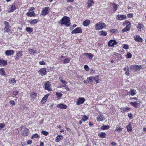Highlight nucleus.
I'll return each instance as SVG.
<instances>
[{
	"instance_id": "de8ad7c7",
	"label": "nucleus",
	"mask_w": 146,
	"mask_h": 146,
	"mask_svg": "<svg viewBox=\"0 0 146 146\" xmlns=\"http://www.w3.org/2000/svg\"><path fill=\"white\" fill-rule=\"evenodd\" d=\"M56 95L57 97L58 98V99L60 98L62 96V94L58 92H56Z\"/></svg>"
},
{
	"instance_id": "473e14b6",
	"label": "nucleus",
	"mask_w": 146,
	"mask_h": 146,
	"mask_svg": "<svg viewBox=\"0 0 146 146\" xmlns=\"http://www.w3.org/2000/svg\"><path fill=\"white\" fill-rule=\"evenodd\" d=\"M26 31L28 32L29 33H31L33 31V28L30 27H27L26 28Z\"/></svg>"
},
{
	"instance_id": "864d4df0",
	"label": "nucleus",
	"mask_w": 146,
	"mask_h": 146,
	"mask_svg": "<svg viewBox=\"0 0 146 146\" xmlns=\"http://www.w3.org/2000/svg\"><path fill=\"white\" fill-rule=\"evenodd\" d=\"M93 77H90L87 78V80L88 83L90 82H92V80Z\"/></svg>"
},
{
	"instance_id": "2f4dec72",
	"label": "nucleus",
	"mask_w": 146,
	"mask_h": 146,
	"mask_svg": "<svg viewBox=\"0 0 146 146\" xmlns=\"http://www.w3.org/2000/svg\"><path fill=\"white\" fill-rule=\"evenodd\" d=\"M127 131L130 132H131L132 131V128L131 127V123H129V125L127 126Z\"/></svg>"
},
{
	"instance_id": "4be33fe9",
	"label": "nucleus",
	"mask_w": 146,
	"mask_h": 146,
	"mask_svg": "<svg viewBox=\"0 0 146 146\" xmlns=\"http://www.w3.org/2000/svg\"><path fill=\"white\" fill-rule=\"evenodd\" d=\"M63 137L60 135H58L57 136L55 140L57 142H59L61 140H62Z\"/></svg>"
},
{
	"instance_id": "f704fd0d",
	"label": "nucleus",
	"mask_w": 146,
	"mask_h": 146,
	"mask_svg": "<svg viewBox=\"0 0 146 146\" xmlns=\"http://www.w3.org/2000/svg\"><path fill=\"white\" fill-rule=\"evenodd\" d=\"M100 33V35L102 36H105L107 35V33L106 32L103 31H101Z\"/></svg>"
},
{
	"instance_id": "ea45409f",
	"label": "nucleus",
	"mask_w": 146,
	"mask_h": 146,
	"mask_svg": "<svg viewBox=\"0 0 146 146\" xmlns=\"http://www.w3.org/2000/svg\"><path fill=\"white\" fill-rule=\"evenodd\" d=\"M39 137V135L37 133H36L32 135L31 138L33 139L34 138H38Z\"/></svg>"
},
{
	"instance_id": "e2e57ef3",
	"label": "nucleus",
	"mask_w": 146,
	"mask_h": 146,
	"mask_svg": "<svg viewBox=\"0 0 146 146\" xmlns=\"http://www.w3.org/2000/svg\"><path fill=\"white\" fill-rule=\"evenodd\" d=\"M45 62L43 61H41L39 62V64L42 65H44L45 64Z\"/></svg>"
},
{
	"instance_id": "f257e3e1",
	"label": "nucleus",
	"mask_w": 146,
	"mask_h": 146,
	"mask_svg": "<svg viewBox=\"0 0 146 146\" xmlns=\"http://www.w3.org/2000/svg\"><path fill=\"white\" fill-rule=\"evenodd\" d=\"M60 22L62 25H65L67 27L70 26L69 24L70 23V19L68 17L64 16L60 21Z\"/></svg>"
},
{
	"instance_id": "a18cd8bd",
	"label": "nucleus",
	"mask_w": 146,
	"mask_h": 146,
	"mask_svg": "<svg viewBox=\"0 0 146 146\" xmlns=\"http://www.w3.org/2000/svg\"><path fill=\"white\" fill-rule=\"evenodd\" d=\"M99 76H96L94 78V81L95 82H96L97 83L98 82V80H99Z\"/></svg>"
},
{
	"instance_id": "c9c22d12",
	"label": "nucleus",
	"mask_w": 146,
	"mask_h": 146,
	"mask_svg": "<svg viewBox=\"0 0 146 146\" xmlns=\"http://www.w3.org/2000/svg\"><path fill=\"white\" fill-rule=\"evenodd\" d=\"M109 128V127L108 125H104L102 127L101 129L103 130L107 129Z\"/></svg>"
},
{
	"instance_id": "052dcab7",
	"label": "nucleus",
	"mask_w": 146,
	"mask_h": 146,
	"mask_svg": "<svg viewBox=\"0 0 146 146\" xmlns=\"http://www.w3.org/2000/svg\"><path fill=\"white\" fill-rule=\"evenodd\" d=\"M128 116L129 118H132L133 117L132 114L131 113H129Z\"/></svg>"
},
{
	"instance_id": "423d86ee",
	"label": "nucleus",
	"mask_w": 146,
	"mask_h": 146,
	"mask_svg": "<svg viewBox=\"0 0 146 146\" xmlns=\"http://www.w3.org/2000/svg\"><path fill=\"white\" fill-rule=\"evenodd\" d=\"M50 8L49 7H46L43 9L42 10V15L44 16L48 14L49 12Z\"/></svg>"
},
{
	"instance_id": "a878e982",
	"label": "nucleus",
	"mask_w": 146,
	"mask_h": 146,
	"mask_svg": "<svg viewBox=\"0 0 146 146\" xmlns=\"http://www.w3.org/2000/svg\"><path fill=\"white\" fill-rule=\"evenodd\" d=\"M84 55H86L88 56L89 58V59L90 60H91L93 56V55L90 53H84L83 54Z\"/></svg>"
},
{
	"instance_id": "58836bf2",
	"label": "nucleus",
	"mask_w": 146,
	"mask_h": 146,
	"mask_svg": "<svg viewBox=\"0 0 146 146\" xmlns=\"http://www.w3.org/2000/svg\"><path fill=\"white\" fill-rule=\"evenodd\" d=\"M130 30V27H126L123 29L122 31L123 33L127 31Z\"/></svg>"
},
{
	"instance_id": "39448f33",
	"label": "nucleus",
	"mask_w": 146,
	"mask_h": 146,
	"mask_svg": "<svg viewBox=\"0 0 146 146\" xmlns=\"http://www.w3.org/2000/svg\"><path fill=\"white\" fill-rule=\"evenodd\" d=\"M4 24L5 25V28L4 30L5 32H9L10 31L11 26L9 23L6 21H4Z\"/></svg>"
},
{
	"instance_id": "e433bc0d",
	"label": "nucleus",
	"mask_w": 146,
	"mask_h": 146,
	"mask_svg": "<svg viewBox=\"0 0 146 146\" xmlns=\"http://www.w3.org/2000/svg\"><path fill=\"white\" fill-rule=\"evenodd\" d=\"M125 22L126 25V27L130 28L131 24L129 21H128L126 20Z\"/></svg>"
},
{
	"instance_id": "ddd939ff",
	"label": "nucleus",
	"mask_w": 146,
	"mask_h": 146,
	"mask_svg": "<svg viewBox=\"0 0 146 146\" xmlns=\"http://www.w3.org/2000/svg\"><path fill=\"white\" fill-rule=\"evenodd\" d=\"M16 6L14 4H13L11 6L10 10H8V12H13L16 9Z\"/></svg>"
},
{
	"instance_id": "69168bd1",
	"label": "nucleus",
	"mask_w": 146,
	"mask_h": 146,
	"mask_svg": "<svg viewBox=\"0 0 146 146\" xmlns=\"http://www.w3.org/2000/svg\"><path fill=\"white\" fill-rule=\"evenodd\" d=\"M88 3H90L91 4H93L94 2L93 0H89Z\"/></svg>"
},
{
	"instance_id": "20e7f679",
	"label": "nucleus",
	"mask_w": 146,
	"mask_h": 146,
	"mask_svg": "<svg viewBox=\"0 0 146 146\" xmlns=\"http://www.w3.org/2000/svg\"><path fill=\"white\" fill-rule=\"evenodd\" d=\"M142 66L140 65L139 66L137 65H133L130 66V68L134 72H135L141 69H143Z\"/></svg>"
},
{
	"instance_id": "f03ea898",
	"label": "nucleus",
	"mask_w": 146,
	"mask_h": 146,
	"mask_svg": "<svg viewBox=\"0 0 146 146\" xmlns=\"http://www.w3.org/2000/svg\"><path fill=\"white\" fill-rule=\"evenodd\" d=\"M20 131L21 134L23 136H26L28 134L29 129L25 126H22L21 127Z\"/></svg>"
},
{
	"instance_id": "6ab92c4d",
	"label": "nucleus",
	"mask_w": 146,
	"mask_h": 146,
	"mask_svg": "<svg viewBox=\"0 0 146 146\" xmlns=\"http://www.w3.org/2000/svg\"><path fill=\"white\" fill-rule=\"evenodd\" d=\"M98 136L102 138H105L106 137V135L104 132H101L98 134Z\"/></svg>"
},
{
	"instance_id": "f8f14e48",
	"label": "nucleus",
	"mask_w": 146,
	"mask_h": 146,
	"mask_svg": "<svg viewBox=\"0 0 146 146\" xmlns=\"http://www.w3.org/2000/svg\"><path fill=\"white\" fill-rule=\"evenodd\" d=\"M117 19L119 20H122L125 19L126 17V15H118L117 16Z\"/></svg>"
},
{
	"instance_id": "2eb2a0df",
	"label": "nucleus",
	"mask_w": 146,
	"mask_h": 146,
	"mask_svg": "<svg viewBox=\"0 0 146 146\" xmlns=\"http://www.w3.org/2000/svg\"><path fill=\"white\" fill-rule=\"evenodd\" d=\"M7 64V61L0 59V66H3Z\"/></svg>"
},
{
	"instance_id": "393cba45",
	"label": "nucleus",
	"mask_w": 146,
	"mask_h": 146,
	"mask_svg": "<svg viewBox=\"0 0 146 146\" xmlns=\"http://www.w3.org/2000/svg\"><path fill=\"white\" fill-rule=\"evenodd\" d=\"M90 23V21L89 20H87L84 21L83 25L85 26H88Z\"/></svg>"
},
{
	"instance_id": "b1692460",
	"label": "nucleus",
	"mask_w": 146,
	"mask_h": 146,
	"mask_svg": "<svg viewBox=\"0 0 146 146\" xmlns=\"http://www.w3.org/2000/svg\"><path fill=\"white\" fill-rule=\"evenodd\" d=\"M35 14L34 11H32L31 12H29L26 14L27 16L30 17L34 16L35 15Z\"/></svg>"
},
{
	"instance_id": "412c9836",
	"label": "nucleus",
	"mask_w": 146,
	"mask_h": 146,
	"mask_svg": "<svg viewBox=\"0 0 146 146\" xmlns=\"http://www.w3.org/2000/svg\"><path fill=\"white\" fill-rule=\"evenodd\" d=\"M137 27L138 30L139 31H141V29L143 28L144 25L143 24L139 23Z\"/></svg>"
},
{
	"instance_id": "774afa93",
	"label": "nucleus",
	"mask_w": 146,
	"mask_h": 146,
	"mask_svg": "<svg viewBox=\"0 0 146 146\" xmlns=\"http://www.w3.org/2000/svg\"><path fill=\"white\" fill-rule=\"evenodd\" d=\"M92 5V4L88 3L87 4V6L89 8Z\"/></svg>"
},
{
	"instance_id": "9d476101",
	"label": "nucleus",
	"mask_w": 146,
	"mask_h": 146,
	"mask_svg": "<svg viewBox=\"0 0 146 146\" xmlns=\"http://www.w3.org/2000/svg\"><path fill=\"white\" fill-rule=\"evenodd\" d=\"M105 119V117L102 115L100 114L97 117V120L98 121H104Z\"/></svg>"
},
{
	"instance_id": "09e8293b",
	"label": "nucleus",
	"mask_w": 146,
	"mask_h": 146,
	"mask_svg": "<svg viewBox=\"0 0 146 146\" xmlns=\"http://www.w3.org/2000/svg\"><path fill=\"white\" fill-rule=\"evenodd\" d=\"M132 56V54L130 52L127 53L126 55V57L127 58H130Z\"/></svg>"
},
{
	"instance_id": "4468645a",
	"label": "nucleus",
	"mask_w": 146,
	"mask_h": 146,
	"mask_svg": "<svg viewBox=\"0 0 146 146\" xmlns=\"http://www.w3.org/2000/svg\"><path fill=\"white\" fill-rule=\"evenodd\" d=\"M57 107L60 109H65L67 108V106L64 104H59L57 105Z\"/></svg>"
},
{
	"instance_id": "a211bd4d",
	"label": "nucleus",
	"mask_w": 146,
	"mask_h": 146,
	"mask_svg": "<svg viewBox=\"0 0 146 146\" xmlns=\"http://www.w3.org/2000/svg\"><path fill=\"white\" fill-rule=\"evenodd\" d=\"M127 68L126 67L124 68L123 69L125 71V74L127 76H129L130 74L129 68L127 66Z\"/></svg>"
},
{
	"instance_id": "4d7b16f0",
	"label": "nucleus",
	"mask_w": 146,
	"mask_h": 146,
	"mask_svg": "<svg viewBox=\"0 0 146 146\" xmlns=\"http://www.w3.org/2000/svg\"><path fill=\"white\" fill-rule=\"evenodd\" d=\"M117 30L115 29H111L110 30V32L111 33H115L116 31Z\"/></svg>"
},
{
	"instance_id": "79ce46f5",
	"label": "nucleus",
	"mask_w": 146,
	"mask_h": 146,
	"mask_svg": "<svg viewBox=\"0 0 146 146\" xmlns=\"http://www.w3.org/2000/svg\"><path fill=\"white\" fill-rule=\"evenodd\" d=\"M115 130L118 132H121L122 131V129L120 127H118L116 128Z\"/></svg>"
},
{
	"instance_id": "7ed1b4c3",
	"label": "nucleus",
	"mask_w": 146,
	"mask_h": 146,
	"mask_svg": "<svg viewBox=\"0 0 146 146\" xmlns=\"http://www.w3.org/2000/svg\"><path fill=\"white\" fill-rule=\"evenodd\" d=\"M106 27V24L101 22H99L95 25V28L96 30H100Z\"/></svg>"
},
{
	"instance_id": "5fc2aeb1",
	"label": "nucleus",
	"mask_w": 146,
	"mask_h": 146,
	"mask_svg": "<svg viewBox=\"0 0 146 146\" xmlns=\"http://www.w3.org/2000/svg\"><path fill=\"white\" fill-rule=\"evenodd\" d=\"M84 67L85 70H86V71H88L89 70V69L88 65H85Z\"/></svg>"
},
{
	"instance_id": "c85d7f7f",
	"label": "nucleus",
	"mask_w": 146,
	"mask_h": 146,
	"mask_svg": "<svg viewBox=\"0 0 146 146\" xmlns=\"http://www.w3.org/2000/svg\"><path fill=\"white\" fill-rule=\"evenodd\" d=\"M130 104L133 105L135 108L137 107L139 105V104L137 102H130Z\"/></svg>"
},
{
	"instance_id": "7c9ffc66",
	"label": "nucleus",
	"mask_w": 146,
	"mask_h": 146,
	"mask_svg": "<svg viewBox=\"0 0 146 146\" xmlns=\"http://www.w3.org/2000/svg\"><path fill=\"white\" fill-rule=\"evenodd\" d=\"M38 21V19H34L31 21L30 23L31 24L35 25L37 23Z\"/></svg>"
},
{
	"instance_id": "dca6fc26",
	"label": "nucleus",
	"mask_w": 146,
	"mask_h": 146,
	"mask_svg": "<svg viewBox=\"0 0 146 146\" xmlns=\"http://www.w3.org/2000/svg\"><path fill=\"white\" fill-rule=\"evenodd\" d=\"M135 40L138 42H141L142 41V39L139 36L136 35L134 37Z\"/></svg>"
},
{
	"instance_id": "8fccbe9b",
	"label": "nucleus",
	"mask_w": 146,
	"mask_h": 146,
	"mask_svg": "<svg viewBox=\"0 0 146 146\" xmlns=\"http://www.w3.org/2000/svg\"><path fill=\"white\" fill-rule=\"evenodd\" d=\"M113 8L116 11L117 9V5L115 3H113L112 4Z\"/></svg>"
},
{
	"instance_id": "72a5a7b5",
	"label": "nucleus",
	"mask_w": 146,
	"mask_h": 146,
	"mask_svg": "<svg viewBox=\"0 0 146 146\" xmlns=\"http://www.w3.org/2000/svg\"><path fill=\"white\" fill-rule=\"evenodd\" d=\"M0 74L2 76H5V72L3 70V68L0 69Z\"/></svg>"
},
{
	"instance_id": "c03bdc74",
	"label": "nucleus",
	"mask_w": 146,
	"mask_h": 146,
	"mask_svg": "<svg viewBox=\"0 0 146 146\" xmlns=\"http://www.w3.org/2000/svg\"><path fill=\"white\" fill-rule=\"evenodd\" d=\"M59 80L60 81L62 82L63 84H67V82H66L64 80L62 79V77H60L59 78Z\"/></svg>"
},
{
	"instance_id": "3c124183",
	"label": "nucleus",
	"mask_w": 146,
	"mask_h": 146,
	"mask_svg": "<svg viewBox=\"0 0 146 146\" xmlns=\"http://www.w3.org/2000/svg\"><path fill=\"white\" fill-rule=\"evenodd\" d=\"M70 61V59L68 58H66L64 60L63 63H68Z\"/></svg>"
},
{
	"instance_id": "4c0bfd02",
	"label": "nucleus",
	"mask_w": 146,
	"mask_h": 146,
	"mask_svg": "<svg viewBox=\"0 0 146 146\" xmlns=\"http://www.w3.org/2000/svg\"><path fill=\"white\" fill-rule=\"evenodd\" d=\"M122 110H123L124 111L126 112H127L128 111H129L130 110V108L129 107H127L125 108H122Z\"/></svg>"
},
{
	"instance_id": "680f3d73",
	"label": "nucleus",
	"mask_w": 146,
	"mask_h": 146,
	"mask_svg": "<svg viewBox=\"0 0 146 146\" xmlns=\"http://www.w3.org/2000/svg\"><path fill=\"white\" fill-rule=\"evenodd\" d=\"M9 103L12 105H13L15 104L14 101H10Z\"/></svg>"
},
{
	"instance_id": "0eeeda50",
	"label": "nucleus",
	"mask_w": 146,
	"mask_h": 146,
	"mask_svg": "<svg viewBox=\"0 0 146 146\" xmlns=\"http://www.w3.org/2000/svg\"><path fill=\"white\" fill-rule=\"evenodd\" d=\"M82 32V30L80 27H77L74 30L72 31L71 32L72 34H76L81 33Z\"/></svg>"
},
{
	"instance_id": "bb28decb",
	"label": "nucleus",
	"mask_w": 146,
	"mask_h": 146,
	"mask_svg": "<svg viewBox=\"0 0 146 146\" xmlns=\"http://www.w3.org/2000/svg\"><path fill=\"white\" fill-rule=\"evenodd\" d=\"M129 93L130 95H131L132 96H134L136 94V92L135 90L132 89L129 92Z\"/></svg>"
},
{
	"instance_id": "6e6552de",
	"label": "nucleus",
	"mask_w": 146,
	"mask_h": 146,
	"mask_svg": "<svg viewBox=\"0 0 146 146\" xmlns=\"http://www.w3.org/2000/svg\"><path fill=\"white\" fill-rule=\"evenodd\" d=\"M23 51H18L16 52V54L14 56L15 58V60H17L20 57L22 56V53Z\"/></svg>"
},
{
	"instance_id": "49530a36",
	"label": "nucleus",
	"mask_w": 146,
	"mask_h": 146,
	"mask_svg": "<svg viewBox=\"0 0 146 146\" xmlns=\"http://www.w3.org/2000/svg\"><path fill=\"white\" fill-rule=\"evenodd\" d=\"M41 133L45 136L48 135V132L43 130L42 131Z\"/></svg>"
},
{
	"instance_id": "f3484780",
	"label": "nucleus",
	"mask_w": 146,
	"mask_h": 146,
	"mask_svg": "<svg viewBox=\"0 0 146 146\" xmlns=\"http://www.w3.org/2000/svg\"><path fill=\"white\" fill-rule=\"evenodd\" d=\"M45 88L48 90H50L51 89L50 88V84L49 82H46L44 84Z\"/></svg>"
},
{
	"instance_id": "13d9d810",
	"label": "nucleus",
	"mask_w": 146,
	"mask_h": 146,
	"mask_svg": "<svg viewBox=\"0 0 146 146\" xmlns=\"http://www.w3.org/2000/svg\"><path fill=\"white\" fill-rule=\"evenodd\" d=\"M127 16L128 17L132 18L133 17V14L131 13L128 14H127Z\"/></svg>"
},
{
	"instance_id": "bf43d9fd",
	"label": "nucleus",
	"mask_w": 146,
	"mask_h": 146,
	"mask_svg": "<svg viewBox=\"0 0 146 146\" xmlns=\"http://www.w3.org/2000/svg\"><path fill=\"white\" fill-rule=\"evenodd\" d=\"M32 141L31 140H29L27 142V143L28 145H30L32 143Z\"/></svg>"
},
{
	"instance_id": "6e6d98bb",
	"label": "nucleus",
	"mask_w": 146,
	"mask_h": 146,
	"mask_svg": "<svg viewBox=\"0 0 146 146\" xmlns=\"http://www.w3.org/2000/svg\"><path fill=\"white\" fill-rule=\"evenodd\" d=\"M123 48L125 49H128L129 48V47L126 44H123Z\"/></svg>"
},
{
	"instance_id": "9b49d317",
	"label": "nucleus",
	"mask_w": 146,
	"mask_h": 146,
	"mask_svg": "<svg viewBox=\"0 0 146 146\" xmlns=\"http://www.w3.org/2000/svg\"><path fill=\"white\" fill-rule=\"evenodd\" d=\"M15 51L13 50H8L5 52V54L7 56H9L14 54Z\"/></svg>"
},
{
	"instance_id": "cd10ccee",
	"label": "nucleus",
	"mask_w": 146,
	"mask_h": 146,
	"mask_svg": "<svg viewBox=\"0 0 146 146\" xmlns=\"http://www.w3.org/2000/svg\"><path fill=\"white\" fill-rule=\"evenodd\" d=\"M29 52L31 54L34 55L36 53V50L33 49H29Z\"/></svg>"
},
{
	"instance_id": "1a4fd4ad",
	"label": "nucleus",
	"mask_w": 146,
	"mask_h": 146,
	"mask_svg": "<svg viewBox=\"0 0 146 146\" xmlns=\"http://www.w3.org/2000/svg\"><path fill=\"white\" fill-rule=\"evenodd\" d=\"M117 42L114 40H110L108 43V45L109 46H113L114 45H116Z\"/></svg>"
},
{
	"instance_id": "aec40b11",
	"label": "nucleus",
	"mask_w": 146,
	"mask_h": 146,
	"mask_svg": "<svg viewBox=\"0 0 146 146\" xmlns=\"http://www.w3.org/2000/svg\"><path fill=\"white\" fill-rule=\"evenodd\" d=\"M38 72L41 74L45 75L46 74V70L44 68L41 69Z\"/></svg>"
},
{
	"instance_id": "603ef678",
	"label": "nucleus",
	"mask_w": 146,
	"mask_h": 146,
	"mask_svg": "<svg viewBox=\"0 0 146 146\" xmlns=\"http://www.w3.org/2000/svg\"><path fill=\"white\" fill-rule=\"evenodd\" d=\"M84 101H77L76 104L77 105H80L84 103Z\"/></svg>"
},
{
	"instance_id": "338daca9",
	"label": "nucleus",
	"mask_w": 146,
	"mask_h": 146,
	"mask_svg": "<svg viewBox=\"0 0 146 146\" xmlns=\"http://www.w3.org/2000/svg\"><path fill=\"white\" fill-rule=\"evenodd\" d=\"M115 55L118 58H120L121 56V55L120 54L118 53H116Z\"/></svg>"
},
{
	"instance_id": "c756f323",
	"label": "nucleus",
	"mask_w": 146,
	"mask_h": 146,
	"mask_svg": "<svg viewBox=\"0 0 146 146\" xmlns=\"http://www.w3.org/2000/svg\"><path fill=\"white\" fill-rule=\"evenodd\" d=\"M9 83L10 84H12L13 85H14L16 83V80L14 78H12L9 79Z\"/></svg>"
},
{
	"instance_id": "37998d69",
	"label": "nucleus",
	"mask_w": 146,
	"mask_h": 146,
	"mask_svg": "<svg viewBox=\"0 0 146 146\" xmlns=\"http://www.w3.org/2000/svg\"><path fill=\"white\" fill-rule=\"evenodd\" d=\"M49 96V94H47V95H45L44 96L42 99L41 100H47Z\"/></svg>"
},
{
	"instance_id": "a19ab883",
	"label": "nucleus",
	"mask_w": 146,
	"mask_h": 146,
	"mask_svg": "<svg viewBox=\"0 0 146 146\" xmlns=\"http://www.w3.org/2000/svg\"><path fill=\"white\" fill-rule=\"evenodd\" d=\"M88 119V117L86 116V115H84L82 118V120L83 121H85L87 120Z\"/></svg>"
},
{
	"instance_id": "0e129e2a",
	"label": "nucleus",
	"mask_w": 146,
	"mask_h": 146,
	"mask_svg": "<svg viewBox=\"0 0 146 146\" xmlns=\"http://www.w3.org/2000/svg\"><path fill=\"white\" fill-rule=\"evenodd\" d=\"M4 126V125L3 123H0V128L3 127Z\"/></svg>"
},
{
	"instance_id": "5701e85b",
	"label": "nucleus",
	"mask_w": 146,
	"mask_h": 146,
	"mask_svg": "<svg viewBox=\"0 0 146 146\" xmlns=\"http://www.w3.org/2000/svg\"><path fill=\"white\" fill-rule=\"evenodd\" d=\"M37 93L34 92H31L30 96L31 98V100H34L36 97Z\"/></svg>"
}]
</instances>
